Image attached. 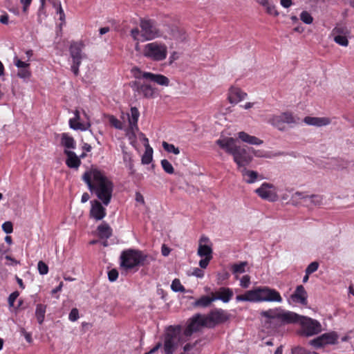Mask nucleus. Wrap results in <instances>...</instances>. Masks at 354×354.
Masks as SVG:
<instances>
[{"label": "nucleus", "instance_id": "nucleus-1", "mask_svg": "<svg viewBox=\"0 0 354 354\" xmlns=\"http://www.w3.org/2000/svg\"><path fill=\"white\" fill-rule=\"evenodd\" d=\"M82 178L87 184L89 190L94 192L104 205H108L110 203L113 191V183L102 171L97 169H92L86 171Z\"/></svg>", "mask_w": 354, "mask_h": 354}, {"label": "nucleus", "instance_id": "nucleus-2", "mask_svg": "<svg viewBox=\"0 0 354 354\" xmlns=\"http://www.w3.org/2000/svg\"><path fill=\"white\" fill-rule=\"evenodd\" d=\"M236 300L237 301L281 303L283 299L277 290L268 286H263L258 287L253 290H248L244 294L239 295L236 297Z\"/></svg>", "mask_w": 354, "mask_h": 354}, {"label": "nucleus", "instance_id": "nucleus-3", "mask_svg": "<svg viewBox=\"0 0 354 354\" xmlns=\"http://www.w3.org/2000/svg\"><path fill=\"white\" fill-rule=\"evenodd\" d=\"M149 255L136 249H127L120 254V266L125 270H130L139 266H144L149 263Z\"/></svg>", "mask_w": 354, "mask_h": 354}, {"label": "nucleus", "instance_id": "nucleus-4", "mask_svg": "<svg viewBox=\"0 0 354 354\" xmlns=\"http://www.w3.org/2000/svg\"><path fill=\"white\" fill-rule=\"evenodd\" d=\"M140 28V30L138 28H135L130 32V35L134 41H149L160 35L159 30L154 20L141 19Z\"/></svg>", "mask_w": 354, "mask_h": 354}, {"label": "nucleus", "instance_id": "nucleus-5", "mask_svg": "<svg viewBox=\"0 0 354 354\" xmlns=\"http://www.w3.org/2000/svg\"><path fill=\"white\" fill-rule=\"evenodd\" d=\"M135 50L140 52L147 59L153 62L163 61L167 56V46L164 43L157 41L146 44L142 48L138 42Z\"/></svg>", "mask_w": 354, "mask_h": 354}, {"label": "nucleus", "instance_id": "nucleus-6", "mask_svg": "<svg viewBox=\"0 0 354 354\" xmlns=\"http://www.w3.org/2000/svg\"><path fill=\"white\" fill-rule=\"evenodd\" d=\"M182 326H169L163 335V350L165 354H174L179 346L181 339Z\"/></svg>", "mask_w": 354, "mask_h": 354}, {"label": "nucleus", "instance_id": "nucleus-7", "mask_svg": "<svg viewBox=\"0 0 354 354\" xmlns=\"http://www.w3.org/2000/svg\"><path fill=\"white\" fill-rule=\"evenodd\" d=\"M85 45L82 41H74L71 44L70 53L73 59V65L71 66V70L75 76L79 75V66L83 59L86 58V55L83 53V49Z\"/></svg>", "mask_w": 354, "mask_h": 354}, {"label": "nucleus", "instance_id": "nucleus-8", "mask_svg": "<svg viewBox=\"0 0 354 354\" xmlns=\"http://www.w3.org/2000/svg\"><path fill=\"white\" fill-rule=\"evenodd\" d=\"M292 324L299 323L301 326L303 333L306 336H312L321 331L320 324L311 318L301 316L297 314V317L294 319Z\"/></svg>", "mask_w": 354, "mask_h": 354}, {"label": "nucleus", "instance_id": "nucleus-9", "mask_svg": "<svg viewBox=\"0 0 354 354\" xmlns=\"http://www.w3.org/2000/svg\"><path fill=\"white\" fill-rule=\"evenodd\" d=\"M261 317L268 319H277L286 324H292L295 318L297 317V314L290 311H283L279 308L269 309L263 310L260 313Z\"/></svg>", "mask_w": 354, "mask_h": 354}, {"label": "nucleus", "instance_id": "nucleus-10", "mask_svg": "<svg viewBox=\"0 0 354 354\" xmlns=\"http://www.w3.org/2000/svg\"><path fill=\"white\" fill-rule=\"evenodd\" d=\"M207 328H212L217 325L225 323L229 318V314L222 308H214L205 315Z\"/></svg>", "mask_w": 354, "mask_h": 354}, {"label": "nucleus", "instance_id": "nucleus-11", "mask_svg": "<svg viewBox=\"0 0 354 354\" xmlns=\"http://www.w3.org/2000/svg\"><path fill=\"white\" fill-rule=\"evenodd\" d=\"M268 122L276 127L279 131L286 130V124H290L296 122V120L290 112H283L280 115H270Z\"/></svg>", "mask_w": 354, "mask_h": 354}, {"label": "nucleus", "instance_id": "nucleus-12", "mask_svg": "<svg viewBox=\"0 0 354 354\" xmlns=\"http://www.w3.org/2000/svg\"><path fill=\"white\" fill-rule=\"evenodd\" d=\"M207 324L205 315L197 313L189 319L187 326L183 333L185 336L190 337L194 333L199 331L201 328H207Z\"/></svg>", "mask_w": 354, "mask_h": 354}, {"label": "nucleus", "instance_id": "nucleus-13", "mask_svg": "<svg viewBox=\"0 0 354 354\" xmlns=\"http://www.w3.org/2000/svg\"><path fill=\"white\" fill-rule=\"evenodd\" d=\"M134 77L136 79H144L156 83L160 86H168L169 80L167 77L162 74H155L151 72L142 71L138 68H135Z\"/></svg>", "mask_w": 354, "mask_h": 354}, {"label": "nucleus", "instance_id": "nucleus-14", "mask_svg": "<svg viewBox=\"0 0 354 354\" xmlns=\"http://www.w3.org/2000/svg\"><path fill=\"white\" fill-rule=\"evenodd\" d=\"M255 193L262 199L274 202L277 201L278 195L277 189L274 185L268 183H263L255 190Z\"/></svg>", "mask_w": 354, "mask_h": 354}, {"label": "nucleus", "instance_id": "nucleus-15", "mask_svg": "<svg viewBox=\"0 0 354 354\" xmlns=\"http://www.w3.org/2000/svg\"><path fill=\"white\" fill-rule=\"evenodd\" d=\"M232 156L239 169L249 165L252 160V157L248 150L241 146H237Z\"/></svg>", "mask_w": 354, "mask_h": 354}, {"label": "nucleus", "instance_id": "nucleus-16", "mask_svg": "<svg viewBox=\"0 0 354 354\" xmlns=\"http://www.w3.org/2000/svg\"><path fill=\"white\" fill-rule=\"evenodd\" d=\"M338 335L335 332L326 333L310 341V344L315 348H322L327 344L337 343Z\"/></svg>", "mask_w": 354, "mask_h": 354}, {"label": "nucleus", "instance_id": "nucleus-17", "mask_svg": "<svg viewBox=\"0 0 354 354\" xmlns=\"http://www.w3.org/2000/svg\"><path fill=\"white\" fill-rule=\"evenodd\" d=\"M130 86L133 91L137 92L139 95H142L145 98L154 97L155 88L150 84L141 82L139 80H135L130 83Z\"/></svg>", "mask_w": 354, "mask_h": 354}, {"label": "nucleus", "instance_id": "nucleus-18", "mask_svg": "<svg viewBox=\"0 0 354 354\" xmlns=\"http://www.w3.org/2000/svg\"><path fill=\"white\" fill-rule=\"evenodd\" d=\"M209 242V239L207 236H202L199 239V244L197 254L199 257H212V248L211 245L206 243Z\"/></svg>", "mask_w": 354, "mask_h": 354}, {"label": "nucleus", "instance_id": "nucleus-19", "mask_svg": "<svg viewBox=\"0 0 354 354\" xmlns=\"http://www.w3.org/2000/svg\"><path fill=\"white\" fill-rule=\"evenodd\" d=\"M290 300L295 303L306 305L308 294L302 285L297 286L295 292L290 295Z\"/></svg>", "mask_w": 354, "mask_h": 354}, {"label": "nucleus", "instance_id": "nucleus-20", "mask_svg": "<svg viewBox=\"0 0 354 354\" xmlns=\"http://www.w3.org/2000/svg\"><path fill=\"white\" fill-rule=\"evenodd\" d=\"M212 294L214 301L221 300L223 303H228L234 296L232 289L228 287H221Z\"/></svg>", "mask_w": 354, "mask_h": 354}, {"label": "nucleus", "instance_id": "nucleus-21", "mask_svg": "<svg viewBox=\"0 0 354 354\" xmlns=\"http://www.w3.org/2000/svg\"><path fill=\"white\" fill-rule=\"evenodd\" d=\"M247 93L241 91V88L232 86L228 92V100L231 104H236L244 100Z\"/></svg>", "mask_w": 354, "mask_h": 354}, {"label": "nucleus", "instance_id": "nucleus-22", "mask_svg": "<svg viewBox=\"0 0 354 354\" xmlns=\"http://www.w3.org/2000/svg\"><path fill=\"white\" fill-rule=\"evenodd\" d=\"M91 216L96 220H101L106 216V209L98 201L91 202Z\"/></svg>", "mask_w": 354, "mask_h": 354}, {"label": "nucleus", "instance_id": "nucleus-23", "mask_svg": "<svg viewBox=\"0 0 354 354\" xmlns=\"http://www.w3.org/2000/svg\"><path fill=\"white\" fill-rule=\"evenodd\" d=\"M235 140L233 138H225L223 139H218L216 141V143L223 149H224L227 153L232 155L234 151L237 147V145L234 144Z\"/></svg>", "mask_w": 354, "mask_h": 354}, {"label": "nucleus", "instance_id": "nucleus-24", "mask_svg": "<svg viewBox=\"0 0 354 354\" xmlns=\"http://www.w3.org/2000/svg\"><path fill=\"white\" fill-rule=\"evenodd\" d=\"M129 129L132 131H138V122L140 117V112L136 107H131L130 113H127Z\"/></svg>", "mask_w": 354, "mask_h": 354}, {"label": "nucleus", "instance_id": "nucleus-25", "mask_svg": "<svg viewBox=\"0 0 354 354\" xmlns=\"http://www.w3.org/2000/svg\"><path fill=\"white\" fill-rule=\"evenodd\" d=\"M69 126L71 129L83 131H86L88 126H90V124H86L80 122V111L78 110H75L74 112V117L69 120Z\"/></svg>", "mask_w": 354, "mask_h": 354}, {"label": "nucleus", "instance_id": "nucleus-26", "mask_svg": "<svg viewBox=\"0 0 354 354\" xmlns=\"http://www.w3.org/2000/svg\"><path fill=\"white\" fill-rule=\"evenodd\" d=\"M245 182L251 184L257 181L259 177V179H263V177L260 176L258 172L252 170L247 169L246 167H243L239 169Z\"/></svg>", "mask_w": 354, "mask_h": 354}, {"label": "nucleus", "instance_id": "nucleus-27", "mask_svg": "<svg viewBox=\"0 0 354 354\" xmlns=\"http://www.w3.org/2000/svg\"><path fill=\"white\" fill-rule=\"evenodd\" d=\"M305 123L308 125H313L316 127L326 126L330 123V119L328 118H317V117H310L307 116L304 119Z\"/></svg>", "mask_w": 354, "mask_h": 354}, {"label": "nucleus", "instance_id": "nucleus-28", "mask_svg": "<svg viewBox=\"0 0 354 354\" xmlns=\"http://www.w3.org/2000/svg\"><path fill=\"white\" fill-rule=\"evenodd\" d=\"M238 137L241 141L250 145H260L263 143L262 140L256 136H250L244 131L239 132L238 133Z\"/></svg>", "mask_w": 354, "mask_h": 354}, {"label": "nucleus", "instance_id": "nucleus-29", "mask_svg": "<svg viewBox=\"0 0 354 354\" xmlns=\"http://www.w3.org/2000/svg\"><path fill=\"white\" fill-rule=\"evenodd\" d=\"M213 301H214V299L212 292H211V296L203 295L196 299L194 303V306L207 308L209 306Z\"/></svg>", "mask_w": 354, "mask_h": 354}, {"label": "nucleus", "instance_id": "nucleus-30", "mask_svg": "<svg viewBox=\"0 0 354 354\" xmlns=\"http://www.w3.org/2000/svg\"><path fill=\"white\" fill-rule=\"evenodd\" d=\"M48 1L55 9L56 13L59 15V20L61 21V23L59 24L58 27L59 30H62V25L64 22L65 14L62 8L61 3L58 0H48Z\"/></svg>", "mask_w": 354, "mask_h": 354}, {"label": "nucleus", "instance_id": "nucleus-31", "mask_svg": "<svg viewBox=\"0 0 354 354\" xmlns=\"http://www.w3.org/2000/svg\"><path fill=\"white\" fill-rule=\"evenodd\" d=\"M98 236L101 239H109L112 236V229L106 223H103L97 227Z\"/></svg>", "mask_w": 354, "mask_h": 354}, {"label": "nucleus", "instance_id": "nucleus-32", "mask_svg": "<svg viewBox=\"0 0 354 354\" xmlns=\"http://www.w3.org/2000/svg\"><path fill=\"white\" fill-rule=\"evenodd\" d=\"M81 163L80 158L76 154L71 151H68V167L77 168Z\"/></svg>", "mask_w": 354, "mask_h": 354}, {"label": "nucleus", "instance_id": "nucleus-33", "mask_svg": "<svg viewBox=\"0 0 354 354\" xmlns=\"http://www.w3.org/2000/svg\"><path fill=\"white\" fill-rule=\"evenodd\" d=\"M46 313V306L37 304L35 310V316L39 324H41L44 320Z\"/></svg>", "mask_w": 354, "mask_h": 354}, {"label": "nucleus", "instance_id": "nucleus-34", "mask_svg": "<svg viewBox=\"0 0 354 354\" xmlns=\"http://www.w3.org/2000/svg\"><path fill=\"white\" fill-rule=\"evenodd\" d=\"M108 120L109 124L118 130H122L124 128V124L122 122H121L120 120H118L116 117H115L113 115H108Z\"/></svg>", "mask_w": 354, "mask_h": 354}, {"label": "nucleus", "instance_id": "nucleus-35", "mask_svg": "<svg viewBox=\"0 0 354 354\" xmlns=\"http://www.w3.org/2000/svg\"><path fill=\"white\" fill-rule=\"evenodd\" d=\"M248 265L246 261L235 263L232 266L231 270L233 274H242L245 272V267Z\"/></svg>", "mask_w": 354, "mask_h": 354}, {"label": "nucleus", "instance_id": "nucleus-36", "mask_svg": "<svg viewBox=\"0 0 354 354\" xmlns=\"http://www.w3.org/2000/svg\"><path fill=\"white\" fill-rule=\"evenodd\" d=\"M153 149L149 145L146 148V151L142 157V162L148 165L152 161Z\"/></svg>", "mask_w": 354, "mask_h": 354}, {"label": "nucleus", "instance_id": "nucleus-37", "mask_svg": "<svg viewBox=\"0 0 354 354\" xmlns=\"http://www.w3.org/2000/svg\"><path fill=\"white\" fill-rule=\"evenodd\" d=\"M162 147L168 153H173L176 155L180 153V150L178 147H176L173 144H169L165 141L162 142Z\"/></svg>", "mask_w": 354, "mask_h": 354}, {"label": "nucleus", "instance_id": "nucleus-38", "mask_svg": "<svg viewBox=\"0 0 354 354\" xmlns=\"http://www.w3.org/2000/svg\"><path fill=\"white\" fill-rule=\"evenodd\" d=\"M171 288L172 290H174V292H185V287L181 284V283L178 279H175L174 280H173L171 285Z\"/></svg>", "mask_w": 354, "mask_h": 354}, {"label": "nucleus", "instance_id": "nucleus-39", "mask_svg": "<svg viewBox=\"0 0 354 354\" xmlns=\"http://www.w3.org/2000/svg\"><path fill=\"white\" fill-rule=\"evenodd\" d=\"M348 33V30L346 26L338 25L336 26L332 30V34L335 35H346Z\"/></svg>", "mask_w": 354, "mask_h": 354}, {"label": "nucleus", "instance_id": "nucleus-40", "mask_svg": "<svg viewBox=\"0 0 354 354\" xmlns=\"http://www.w3.org/2000/svg\"><path fill=\"white\" fill-rule=\"evenodd\" d=\"M161 166L164 171L167 174H171L174 172L172 165L166 159L161 160Z\"/></svg>", "mask_w": 354, "mask_h": 354}, {"label": "nucleus", "instance_id": "nucleus-41", "mask_svg": "<svg viewBox=\"0 0 354 354\" xmlns=\"http://www.w3.org/2000/svg\"><path fill=\"white\" fill-rule=\"evenodd\" d=\"M300 19L301 20L306 24H310L313 23V17L311 16V15L307 12V11H303L301 12V15H300Z\"/></svg>", "mask_w": 354, "mask_h": 354}, {"label": "nucleus", "instance_id": "nucleus-42", "mask_svg": "<svg viewBox=\"0 0 354 354\" xmlns=\"http://www.w3.org/2000/svg\"><path fill=\"white\" fill-rule=\"evenodd\" d=\"M334 41L342 46H347L348 45V40L346 35H335L334 36Z\"/></svg>", "mask_w": 354, "mask_h": 354}, {"label": "nucleus", "instance_id": "nucleus-43", "mask_svg": "<svg viewBox=\"0 0 354 354\" xmlns=\"http://www.w3.org/2000/svg\"><path fill=\"white\" fill-rule=\"evenodd\" d=\"M122 159L125 165L133 162L131 153L128 152L124 148L122 149Z\"/></svg>", "mask_w": 354, "mask_h": 354}, {"label": "nucleus", "instance_id": "nucleus-44", "mask_svg": "<svg viewBox=\"0 0 354 354\" xmlns=\"http://www.w3.org/2000/svg\"><path fill=\"white\" fill-rule=\"evenodd\" d=\"M264 8H266V12L268 15H273V16L279 15V12L276 9L275 6L271 1H270L268 3V5H266Z\"/></svg>", "mask_w": 354, "mask_h": 354}, {"label": "nucleus", "instance_id": "nucleus-45", "mask_svg": "<svg viewBox=\"0 0 354 354\" xmlns=\"http://www.w3.org/2000/svg\"><path fill=\"white\" fill-rule=\"evenodd\" d=\"M39 273L41 275L46 274L48 272V266L43 261H39L37 263Z\"/></svg>", "mask_w": 354, "mask_h": 354}, {"label": "nucleus", "instance_id": "nucleus-46", "mask_svg": "<svg viewBox=\"0 0 354 354\" xmlns=\"http://www.w3.org/2000/svg\"><path fill=\"white\" fill-rule=\"evenodd\" d=\"M17 75L22 79L29 78L31 75V72L29 68H19L17 73Z\"/></svg>", "mask_w": 354, "mask_h": 354}, {"label": "nucleus", "instance_id": "nucleus-47", "mask_svg": "<svg viewBox=\"0 0 354 354\" xmlns=\"http://www.w3.org/2000/svg\"><path fill=\"white\" fill-rule=\"evenodd\" d=\"M319 268V263L317 261L310 263L306 269V274H312L317 270Z\"/></svg>", "mask_w": 354, "mask_h": 354}, {"label": "nucleus", "instance_id": "nucleus-48", "mask_svg": "<svg viewBox=\"0 0 354 354\" xmlns=\"http://www.w3.org/2000/svg\"><path fill=\"white\" fill-rule=\"evenodd\" d=\"M250 283V277L249 275H244L242 277L240 281V286L243 288L249 287Z\"/></svg>", "mask_w": 354, "mask_h": 354}, {"label": "nucleus", "instance_id": "nucleus-49", "mask_svg": "<svg viewBox=\"0 0 354 354\" xmlns=\"http://www.w3.org/2000/svg\"><path fill=\"white\" fill-rule=\"evenodd\" d=\"M19 293L18 291H15L9 295L8 301L10 307H12L14 306V303L17 298L19 297Z\"/></svg>", "mask_w": 354, "mask_h": 354}, {"label": "nucleus", "instance_id": "nucleus-50", "mask_svg": "<svg viewBox=\"0 0 354 354\" xmlns=\"http://www.w3.org/2000/svg\"><path fill=\"white\" fill-rule=\"evenodd\" d=\"M2 229L6 234H10L13 231L12 223L10 221H6L3 223Z\"/></svg>", "mask_w": 354, "mask_h": 354}, {"label": "nucleus", "instance_id": "nucleus-51", "mask_svg": "<svg viewBox=\"0 0 354 354\" xmlns=\"http://www.w3.org/2000/svg\"><path fill=\"white\" fill-rule=\"evenodd\" d=\"M292 354H310V352L301 346H296L292 348Z\"/></svg>", "mask_w": 354, "mask_h": 354}, {"label": "nucleus", "instance_id": "nucleus-52", "mask_svg": "<svg viewBox=\"0 0 354 354\" xmlns=\"http://www.w3.org/2000/svg\"><path fill=\"white\" fill-rule=\"evenodd\" d=\"M108 277L110 281H115L118 277V272L116 269H112L108 272Z\"/></svg>", "mask_w": 354, "mask_h": 354}, {"label": "nucleus", "instance_id": "nucleus-53", "mask_svg": "<svg viewBox=\"0 0 354 354\" xmlns=\"http://www.w3.org/2000/svg\"><path fill=\"white\" fill-rule=\"evenodd\" d=\"M14 62L15 66L19 68H29L30 64L28 63H26L24 62H22L21 60L19 59L17 57H15Z\"/></svg>", "mask_w": 354, "mask_h": 354}, {"label": "nucleus", "instance_id": "nucleus-54", "mask_svg": "<svg viewBox=\"0 0 354 354\" xmlns=\"http://www.w3.org/2000/svg\"><path fill=\"white\" fill-rule=\"evenodd\" d=\"M79 318V311L77 308H73L71 311L69 313L68 319L72 321L75 322Z\"/></svg>", "mask_w": 354, "mask_h": 354}, {"label": "nucleus", "instance_id": "nucleus-55", "mask_svg": "<svg viewBox=\"0 0 354 354\" xmlns=\"http://www.w3.org/2000/svg\"><path fill=\"white\" fill-rule=\"evenodd\" d=\"M212 259V257H204L203 259H201L199 261L200 267L203 269L206 268Z\"/></svg>", "mask_w": 354, "mask_h": 354}, {"label": "nucleus", "instance_id": "nucleus-56", "mask_svg": "<svg viewBox=\"0 0 354 354\" xmlns=\"http://www.w3.org/2000/svg\"><path fill=\"white\" fill-rule=\"evenodd\" d=\"M20 333L21 334L25 337L26 340L28 342V343H31L32 339V335L30 333H28L25 328H21L20 329Z\"/></svg>", "mask_w": 354, "mask_h": 354}, {"label": "nucleus", "instance_id": "nucleus-57", "mask_svg": "<svg viewBox=\"0 0 354 354\" xmlns=\"http://www.w3.org/2000/svg\"><path fill=\"white\" fill-rule=\"evenodd\" d=\"M192 274L196 277L203 278L204 277V272L201 269L196 268L194 269Z\"/></svg>", "mask_w": 354, "mask_h": 354}, {"label": "nucleus", "instance_id": "nucleus-58", "mask_svg": "<svg viewBox=\"0 0 354 354\" xmlns=\"http://www.w3.org/2000/svg\"><path fill=\"white\" fill-rule=\"evenodd\" d=\"M20 2L23 5V11L26 12L30 5L32 0H20Z\"/></svg>", "mask_w": 354, "mask_h": 354}, {"label": "nucleus", "instance_id": "nucleus-59", "mask_svg": "<svg viewBox=\"0 0 354 354\" xmlns=\"http://www.w3.org/2000/svg\"><path fill=\"white\" fill-rule=\"evenodd\" d=\"M280 4L285 8H288L292 5V0H280Z\"/></svg>", "mask_w": 354, "mask_h": 354}, {"label": "nucleus", "instance_id": "nucleus-60", "mask_svg": "<svg viewBox=\"0 0 354 354\" xmlns=\"http://www.w3.org/2000/svg\"><path fill=\"white\" fill-rule=\"evenodd\" d=\"M61 145L64 147V153L66 154V133H65L62 135Z\"/></svg>", "mask_w": 354, "mask_h": 354}, {"label": "nucleus", "instance_id": "nucleus-61", "mask_svg": "<svg viewBox=\"0 0 354 354\" xmlns=\"http://www.w3.org/2000/svg\"><path fill=\"white\" fill-rule=\"evenodd\" d=\"M136 201L142 204H145V199L143 196L140 192L136 193Z\"/></svg>", "mask_w": 354, "mask_h": 354}, {"label": "nucleus", "instance_id": "nucleus-62", "mask_svg": "<svg viewBox=\"0 0 354 354\" xmlns=\"http://www.w3.org/2000/svg\"><path fill=\"white\" fill-rule=\"evenodd\" d=\"M173 37L181 41H184L186 39L185 33V32H179V35H176L175 34L173 35Z\"/></svg>", "mask_w": 354, "mask_h": 354}, {"label": "nucleus", "instance_id": "nucleus-63", "mask_svg": "<svg viewBox=\"0 0 354 354\" xmlns=\"http://www.w3.org/2000/svg\"><path fill=\"white\" fill-rule=\"evenodd\" d=\"M8 15H2L0 16V23L3 24H8Z\"/></svg>", "mask_w": 354, "mask_h": 354}, {"label": "nucleus", "instance_id": "nucleus-64", "mask_svg": "<svg viewBox=\"0 0 354 354\" xmlns=\"http://www.w3.org/2000/svg\"><path fill=\"white\" fill-rule=\"evenodd\" d=\"M169 252H170V250H169V248H167V247L165 246V245H163L162 246V254L163 256H165V257H167V256H168V255H169Z\"/></svg>", "mask_w": 354, "mask_h": 354}]
</instances>
